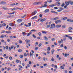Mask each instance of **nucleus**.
<instances>
[{"label": "nucleus", "instance_id": "40", "mask_svg": "<svg viewBox=\"0 0 73 73\" xmlns=\"http://www.w3.org/2000/svg\"><path fill=\"white\" fill-rule=\"evenodd\" d=\"M51 40H52V41H54V40H55V39L54 38H52L51 39Z\"/></svg>", "mask_w": 73, "mask_h": 73}, {"label": "nucleus", "instance_id": "37", "mask_svg": "<svg viewBox=\"0 0 73 73\" xmlns=\"http://www.w3.org/2000/svg\"><path fill=\"white\" fill-rule=\"evenodd\" d=\"M64 49H65V50H66L67 49V47H66V46H64Z\"/></svg>", "mask_w": 73, "mask_h": 73}, {"label": "nucleus", "instance_id": "45", "mask_svg": "<svg viewBox=\"0 0 73 73\" xmlns=\"http://www.w3.org/2000/svg\"><path fill=\"white\" fill-rule=\"evenodd\" d=\"M29 24V27H30V26H31V23H28Z\"/></svg>", "mask_w": 73, "mask_h": 73}, {"label": "nucleus", "instance_id": "26", "mask_svg": "<svg viewBox=\"0 0 73 73\" xmlns=\"http://www.w3.org/2000/svg\"><path fill=\"white\" fill-rule=\"evenodd\" d=\"M26 16H27V15H23V16H22L21 17L22 18H24V17H25Z\"/></svg>", "mask_w": 73, "mask_h": 73}, {"label": "nucleus", "instance_id": "38", "mask_svg": "<svg viewBox=\"0 0 73 73\" xmlns=\"http://www.w3.org/2000/svg\"><path fill=\"white\" fill-rule=\"evenodd\" d=\"M68 38L71 40H72V37L71 36H69Z\"/></svg>", "mask_w": 73, "mask_h": 73}, {"label": "nucleus", "instance_id": "18", "mask_svg": "<svg viewBox=\"0 0 73 73\" xmlns=\"http://www.w3.org/2000/svg\"><path fill=\"white\" fill-rule=\"evenodd\" d=\"M9 25L10 26H13V25H14V24L12 23H9Z\"/></svg>", "mask_w": 73, "mask_h": 73}, {"label": "nucleus", "instance_id": "33", "mask_svg": "<svg viewBox=\"0 0 73 73\" xmlns=\"http://www.w3.org/2000/svg\"><path fill=\"white\" fill-rule=\"evenodd\" d=\"M33 37H34V38H35L36 37V35H33L32 36Z\"/></svg>", "mask_w": 73, "mask_h": 73}, {"label": "nucleus", "instance_id": "28", "mask_svg": "<svg viewBox=\"0 0 73 73\" xmlns=\"http://www.w3.org/2000/svg\"><path fill=\"white\" fill-rule=\"evenodd\" d=\"M47 6H48V5H46V4H44V6H43V7H46Z\"/></svg>", "mask_w": 73, "mask_h": 73}, {"label": "nucleus", "instance_id": "4", "mask_svg": "<svg viewBox=\"0 0 73 73\" xmlns=\"http://www.w3.org/2000/svg\"><path fill=\"white\" fill-rule=\"evenodd\" d=\"M37 12V11L36 10L35 11H34L31 13L33 16L35 15L36 14Z\"/></svg>", "mask_w": 73, "mask_h": 73}, {"label": "nucleus", "instance_id": "46", "mask_svg": "<svg viewBox=\"0 0 73 73\" xmlns=\"http://www.w3.org/2000/svg\"><path fill=\"white\" fill-rule=\"evenodd\" d=\"M6 25V24L5 23H3L2 24V26H5Z\"/></svg>", "mask_w": 73, "mask_h": 73}, {"label": "nucleus", "instance_id": "64", "mask_svg": "<svg viewBox=\"0 0 73 73\" xmlns=\"http://www.w3.org/2000/svg\"><path fill=\"white\" fill-rule=\"evenodd\" d=\"M24 56H27V54L26 53H24Z\"/></svg>", "mask_w": 73, "mask_h": 73}, {"label": "nucleus", "instance_id": "11", "mask_svg": "<svg viewBox=\"0 0 73 73\" xmlns=\"http://www.w3.org/2000/svg\"><path fill=\"white\" fill-rule=\"evenodd\" d=\"M59 19V18L58 17H56L55 18H53L52 19V20H58Z\"/></svg>", "mask_w": 73, "mask_h": 73}, {"label": "nucleus", "instance_id": "19", "mask_svg": "<svg viewBox=\"0 0 73 73\" xmlns=\"http://www.w3.org/2000/svg\"><path fill=\"white\" fill-rule=\"evenodd\" d=\"M54 52V50L52 49L51 50V53L52 54H53V52Z\"/></svg>", "mask_w": 73, "mask_h": 73}, {"label": "nucleus", "instance_id": "43", "mask_svg": "<svg viewBox=\"0 0 73 73\" xmlns=\"http://www.w3.org/2000/svg\"><path fill=\"white\" fill-rule=\"evenodd\" d=\"M51 61H54V59L53 58V57L51 58Z\"/></svg>", "mask_w": 73, "mask_h": 73}, {"label": "nucleus", "instance_id": "51", "mask_svg": "<svg viewBox=\"0 0 73 73\" xmlns=\"http://www.w3.org/2000/svg\"><path fill=\"white\" fill-rule=\"evenodd\" d=\"M25 26L26 27H29V25H28L25 24Z\"/></svg>", "mask_w": 73, "mask_h": 73}, {"label": "nucleus", "instance_id": "30", "mask_svg": "<svg viewBox=\"0 0 73 73\" xmlns=\"http://www.w3.org/2000/svg\"><path fill=\"white\" fill-rule=\"evenodd\" d=\"M47 50L48 51H50V47H48L47 48Z\"/></svg>", "mask_w": 73, "mask_h": 73}, {"label": "nucleus", "instance_id": "29", "mask_svg": "<svg viewBox=\"0 0 73 73\" xmlns=\"http://www.w3.org/2000/svg\"><path fill=\"white\" fill-rule=\"evenodd\" d=\"M50 25H48L47 26H46V27L47 28H49L50 27Z\"/></svg>", "mask_w": 73, "mask_h": 73}, {"label": "nucleus", "instance_id": "34", "mask_svg": "<svg viewBox=\"0 0 73 73\" xmlns=\"http://www.w3.org/2000/svg\"><path fill=\"white\" fill-rule=\"evenodd\" d=\"M58 21V23H61V21L60 20H57Z\"/></svg>", "mask_w": 73, "mask_h": 73}, {"label": "nucleus", "instance_id": "62", "mask_svg": "<svg viewBox=\"0 0 73 73\" xmlns=\"http://www.w3.org/2000/svg\"><path fill=\"white\" fill-rule=\"evenodd\" d=\"M39 17H42V14H40L39 15Z\"/></svg>", "mask_w": 73, "mask_h": 73}, {"label": "nucleus", "instance_id": "17", "mask_svg": "<svg viewBox=\"0 0 73 73\" xmlns=\"http://www.w3.org/2000/svg\"><path fill=\"white\" fill-rule=\"evenodd\" d=\"M55 5H54V4H52V5H49V6L50 7H54V6H55Z\"/></svg>", "mask_w": 73, "mask_h": 73}, {"label": "nucleus", "instance_id": "1", "mask_svg": "<svg viewBox=\"0 0 73 73\" xmlns=\"http://www.w3.org/2000/svg\"><path fill=\"white\" fill-rule=\"evenodd\" d=\"M65 3L66 4L65 6L64 7V8H66V9H68V7H67V6L68 5H69V3L68 2L66 1L65 2Z\"/></svg>", "mask_w": 73, "mask_h": 73}, {"label": "nucleus", "instance_id": "56", "mask_svg": "<svg viewBox=\"0 0 73 73\" xmlns=\"http://www.w3.org/2000/svg\"><path fill=\"white\" fill-rule=\"evenodd\" d=\"M9 59L10 60H12V57L11 56H10L9 57Z\"/></svg>", "mask_w": 73, "mask_h": 73}, {"label": "nucleus", "instance_id": "14", "mask_svg": "<svg viewBox=\"0 0 73 73\" xmlns=\"http://www.w3.org/2000/svg\"><path fill=\"white\" fill-rule=\"evenodd\" d=\"M49 11V9H46L44 11V12H45V13H46L48 12Z\"/></svg>", "mask_w": 73, "mask_h": 73}, {"label": "nucleus", "instance_id": "53", "mask_svg": "<svg viewBox=\"0 0 73 73\" xmlns=\"http://www.w3.org/2000/svg\"><path fill=\"white\" fill-rule=\"evenodd\" d=\"M71 29H72V27H70L68 28V30H70Z\"/></svg>", "mask_w": 73, "mask_h": 73}, {"label": "nucleus", "instance_id": "21", "mask_svg": "<svg viewBox=\"0 0 73 73\" xmlns=\"http://www.w3.org/2000/svg\"><path fill=\"white\" fill-rule=\"evenodd\" d=\"M0 4H6V2H4L3 1H2L0 3Z\"/></svg>", "mask_w": 73, "mask_h": 73}, {"label": "nucleus", "instance_id": "55", "mask_svg": "<svg viewBox=\"0 0 73 73\" xmlns=\"http://www.w3.org/2000/svg\"><path fill=\"white\" fill-rule=\"evenodd\" d=\"M22 32V35H24L25 34H26V33H25V32Z\"/></svg>", "mask_w": 73, "mask_h": 73}, {"label": "nucleus", "instance_id": "3", "mask_svg": "<svg viewBox=\"0 0 73 73\" xmlns=\"http://www.w3.org/2000/svg\"><path fill=\"white\" fill-rule=\"evenodd\" d=\"M51 27H50V29H52V28H55V24L54 23L53 24H52L51 25Z\"/></svg>", "mask_w": 73, "mask_h": 73}, {"label": "nucleus", "instance_id": "52", "mask_svg": "<svg viewBox=\"0 0 73 73\" xmlns=\"http://www.w3.org/2000/svg\"><path fill=\"white\" fill-rule=\"evenodd\" d=\"M5 48L6 49H8V46H6L5 47Z\"/></svg>", "mask_w": 73, "mask_h": 73}, {"label": "nucleus", "instance_id": "31", "mask_svg": "<svg viewBox=\"0 0 73 73\" xmlns=\"http://www.w3.org/2000/svg\"><path fill=\"white\" fill-rule=\"evenodd\" d=\"M36 30L35 29H33L31 30V31H32V32H36Z\"/></svg>", "mask_w": 73, "mask_h": 73}, {"label": "nucleus", "instance_id": "39", "mask_svg": "<svg viewBox=\"0 0 73 73\" xmlns=\"http://www.w3.org/2000/svg\"><path fill=\"white\" fill-rule=\"evenodd\" d=\"M19 57L20 58H23V56L22 55H20L19 56Z\"/></svg>", "mask_w": 73, "mask_h": 73}, {"label": "nucleus", "instance_id": "61", "mask_svg": "<svg viewBox=\"0 0 73 73\" xmlns=\"http://www.w3.org/2000/svg\"><path fill=\"white\" fill-rule=\"evenodd\" d=\"M7 56V54H3V57H5V56Z\"/></svg>", "mask_w": 73, "mask_h": 73}, {"label": "nucleus", "instance_id": "22", "mask_svg": "<svg viewBox=\"0 0 73 73\" xmlns=\"http://www.w3.org/2000/svg\"><path fill=\"white\" fill-rule=\"evenodd\" d=\"M42 32L43 33H44V34H46L47 33H46V32L45 31H42Z\"/></svg>", "mask_w": 73, "mask_h": 73}, {"label": "nucleus", "instance_id": "44", "mask_svg": "<svg viewBox=\"0 0 73 73\" xmlns=\"http://www.w3.org/2000/svg\"><path fill=\"white\" fill-rule=\"evenodd\" d=\"M54 66L55 68L56 69H57V65H54Z\"/></svg>", "mask_w": 73, "mask_h": 73}, {"label": "nucleus", "instance_id": "9", "mask_svg": "<svg viewBox=\"0 0 73 73\" xmlns=\"http://www.w3.org/2000/svg\"><path fill=\"white\" fill-rule=\"evenodd\" d=\"M37 16H36L34 17H33L31 19L32 20H33L34 19H37Z\"/></svg>", "mask_w": 73, "mask_h": 73}, {"label": "nucleus", "instance_id": "42", "mask_svg": "<svg viewBox=\"0 0 73 73\" xmlns=\"http://www.w3.org/2000/svg\"><path fill=\"white\" fill-rule=\"evenodd\" d=\"M5 30H3V31H2L1 33H4V32H5Z\"/></svg>", "mask_w": 73, "mask_h": 73}, {"label": "nucleus", "instance_id": "54", "mask_svg": "<svg viewBox=\"0 0 73 73\" xmlns=\"http://www.w3.org/2000/svg\"><path fill=\"white\" fill-rule=\"evenodd\" d=\"M60 68H61V69H64V67L62 66H61L60 67Z\"/></svg>", "mask_w": 73, "mask_h": 73}, {"label": "nucleus", "instance_id": "47", "mask_svg": "<svg viewBox=\"0 0 73 73\" xmlns=\"http://www.w3.org/2000/svg\"><path fill=\"white\" fill-rule=\"evenodd\" d=\"M32 56V53L31 52H30V57H31Z\"/></svg>", "mask_w": 73, "mask_h": 73}, {"label": "nucleus", "instance_id": "16", "mask_svg": "<svg viewBox=\"0 0 73 73\" xmlns=\"http://www.w3.org/2000/svg\"><path fill=\"white\" fill-rule=\"evenodd\" d=\"M14 47V46H11V47H9V50H11V49H13V48Z\"/></svg>", "mask_w": 73, "mask_h": 73}, {"label": "nucleus", "instance_id": "32", "mask_svg": "<svg viewBox=\"0 0 73 73\" xmlns=\"http://www.w3.org/2000/svg\"><path fill=\"white\" fill-rule=\"evenodd\" d=\"M3 8L4 9H5V10H7V9H8L7 8H6L5 7H3Z\"/></svg>", "mask_w": 73, "mask_h": 73}, {"label": "nucleus", "instance_id": "49", "mask_svg": "<svg viewBox=\"0 0 73 73\" xmlns=\"http://www.w3.org/2000/svg\"><path fill=\"white\" fill-rule=\"evenodd\" d=\"M64 5H65V4L63 3L62 4V5H61V7H64Z\"/></svg>", "mask_w": 73, "mask_h": 73}, {"label": "nucleus", "instance_id": "57", "mask_svg": "<svg viewBox=\"0 0 73 73\" xmlns=\"http://www.w3.org/2000/svg\"><path fill=\"white\" fill-rule=\"evenodd\" d=\"M11 29H12V28H11V27H9V31H11Z\"/></svg>", "mask_w": 73, "mask_h": 73}, {"label": "nucleus", "instance_id": "25", "mask_svg": "<svg viewBox=\"0 0 73 73\" xmlns=\"http://www.w3.org/2000/svg\"><path fill=\"white\" fill-rule=\"evenodd\" d=\"M18 52H22V50L21 49H19L18 50Z\"/></svg>", "mask_w": 73, "mask_h": 73}, {"label": "nucleus", "instance_id": "41", "mask_svg": "<svg viewBox=\"0 0 73 73\" xmlns=\"http://www.w3.org/2000/svg\"><path fill=\"white\" fill-rule=\"evenodd\" d=\"M19 44H21L22 43V41L21 40H19Z\"/></svg>", "mask_w": 73, "mask_h": 73}, {"label": "nucleus", "instance_id": "5", "mask_svg": "<svg viewBox=\"0 0 73 73\" xmlns=\"http://www.w3.org/2000/svg\"><path fill=\"white\" fill-rule=\"evenodd\" d=\"M25 41H26L27 44H28L30 42V40H26Z\"/></svg>", "mask_w": 73, "mask_h": 73}, {"label": "nucleus", "instance_id": "36", "mask_svg": "<svg viewBox=\"0 0 73 73\" xmlns=\"http://www.w3.org/2000/svg\"><path fill=\"white\" fill-rule=\"evenodd\" d=\"M44 38L46 40H48V38L46 36H44Z\"/></svg>", "mask_w": 73, "mask_h": 73}, {"label": "nucleus", "instance_id": "20", "mask_svg": "<svg viewBox=\"0 0 73 73\" xmlns=\"http://www.w3.org/2000/svg\"><path fill=\"white\" fill-rule=\"evenodd\" d=\"M56 28H58V27H61V25H57L56 26Z\"/></svg>", "mask_w": 73, "mask_h": 73}, {"label": "nucleus", "instance_id": "35", "mask_svg": "<svg viewBox=\"0 0 73 73\" xmlns=\"http://www.w3.org/2000/svg\"><path fill=\"white\" fill-rule=\"evenodd\" d=\"M65 28V25H64L62 26V28Z\"/></svg>", "mask_w": 73, "mask_h": 73}, {"label": "nucleus", "instance_id": "59", "mask_svg": "<svg viewBox=\"0 0 73 73\" xmlns=\"http://www.w3.org/2000/svg\"><path fill=\"white\" fill-rule=\"evenodd\" d=\"M49 44V42H45V44Z\"/></svg>", "mask_w": 73, "mask_h": 73}, {"label": "nucleus", "instance_id": "63", "mask_svg": "<svg viewBox=\"0 0 73 73\" xmlns=\"http://www.w3.org/2000/svg\"><path fill=\"white\" fill-rule=\"evenodd\" d=\"M1 38H4V36L3 35H1Z\"/></svg>", "mask_w": 73, "mask_h": 73}, {"label": "nucleus", "instance_id": "7", "mask_svg": "<svg viewBox=\"0 0 73 73\" xmlns=\"http://www.w3.org/2000/svg\"><path fill=\"white\" fill-rule=\"evenodd\" d=\"M68 2L71 5H73V2L72 1H69Z\"/></svg>", "mask_w": 73, "mask_h": 73}, {"label": "nucleus", "instance_id": "6", "mask_svg": "<svg viewBox=\"0 0 73 73\" xmlns=\"http://www.w3.org/2000/svg\"><path fill=\"white\" fill-rule=\"evenodd\" d=\"M46 18H44L43 19H41L40 20V21H41V22H43V21H45V20H46Z\"/></svg>", "mask_w": 73, "mask_h": 73}, {"label": "nucleus", "instance_id": "27", "mask_svg": "<svg viewBox=\"0 0 73 73\" xmlns=\"http://www.w3.org/2000/svg\"><path fill=\"white\" fill-rule=\"evenodd\" d=\"M47 1L48 3H51L52 1V0H47Z\"/></svg>", "mask_w": 73, "mask_h": 73}, {"label": "nucleus", "instance_id": "8", "mask_svg": "<svg viewBox=\"0 0 73 73\" xmlns=\"http://www.w3.org/2000/svg\"><path fill=\"white\" fill-rule=\"evenodd\" d=\"M32 33V32L30 31V33H27V36H30L31 34Z\"/></svg>", "mask_w": 73, "mask_h": 73}, {"label": "nucleus", "instance_id": "10", "mask_svg": "<svg viewBox=\"0 0 73 73\" xmlns=\"http://www.w3.org/2000/svg\"><path fill=\"white\" fill-rule=\"evenodd\" d=\"M67 21H70V22H73V20H71L70 19H67Z\"/></svg>", "mask_w": 73, "mask_h": 73}, {"label": "nucleus", "instance_id": "58", "mask_svg": "<svg viewBox=\"0 0 73 73\" xmlns=\"http://www.w3.org/2000/svg\"><path fill=\"white\" fill-rule=\"evenodd\" d=\"M41 45H42V44H41V43L39 44L38 45V46H39V47L41 46Z\"/></svg>", "mask_w": 73, "mask_h": 73}, {"label": "nucleus", "instance_id": "23", "mask_svg": "<svg viewBox=\"0 0 73 73\" xmlns=\"http://www.w3.org/2000/svg\"><path fill=\"white\" fill-rule=\"evenodd\" d=\"M38 35V36H41V34L40 32H39Z\"/></svg>", "mask_w": 73, "mask_h": 73}, {"label": "nucleus", "instance_id": "48", "mask_svg": "<svg viewBox=\"0 0 73 73\" xmlns=\"http://www.w3.org/2000/svg\"><path fill=\"white\" fill-rule=\"evenodd\" d=\"M16 62H17V63H19V60H16Z\"/></svg>", "mask_w": 73, "mask_h": 73}, {"label": "nucleus", "instance_id": "2", "mask_svg": "<svg viewBox=\"0 0 73 73\" xmlns=\"http://www.w3.org/2000/svg\"><path fill=\"white\" fill-rule=\"evenodd\" d=\"M41 2H36L34 3L33 4V5H39V4H41Z\"/></svg>", "mask_w": 73, "mask_h": 73}, {"label": "nucleus", "instance_id": "15", "mask_svg": "<svg viewBox=\"0 0 73 73\" xmlns=\"http://www.w3.org/2000/svg\"><path fill=\"white\" fill-rule=\"evenodd\" d=\"M17 21L18 23H21L22 21V20L21 19H19L17 20Z\"/></svg>", "mask_w": 73, "mask_h": 73}, {"label": "nucleus", "instance_id": "24", "mask_svg": "<svg viewBox=\"0 0 73 73\" xmlns=\"http://www.w3.org/2000/svg\"><path fill=\"white\" fill-rule=\"evenodd\" d=\"M5 32L6 33H11V31H6Z\"/></svg>", "mask_w": 73, "mask_h": 73}, {"label": "nucleus", "instance_id": "60", "mask_svg": "<svg viewBox=\"0 0 73 73\" xmlns=\"http://www.w3.org/2000/svg\"><path fill=\"white\" fill-rule=\"evenodd\" d=\"M55 23L56 24H57L58 23V22L57 21H56V20L55 21Z\"/></svg>", "mask_w": 73, "mask_h": 73}, {"label": "nucleus", "instance_id": "12", "mask_svg": "<svg viewBox=\"0 0 73 73\" xmlns=\"http://www.w3.org/2000/svg\"><path fill=\"white\" fill-rule=\"evenodd\" d=\"M56 4L58 6H60V2H56Z\"/></svg>", "mask_w": 73, "mask_h": 73}, {"label": "nucleus", "instance_id": "50", "mask_svg": "<svg viewBox=\"0 0 73 73\" xmlns=\"http://www.w3.org/2000/svg\"><path fill=\"white\" fill-rule=\"evenodd\" d=\"M16 9V8H14L13 9H11V10L12 11H15V10Z\"/></svg>", "mask_w": 73, "mask_h": 73}, {"label": "nucleus", "instance_id": "13", "mask_svg": "<svg viewBox=\"0 0 73 73\" xmlns=\"http://www.w3.org/2000/svg\"><path fill=\"white\" fill-rule=\"evenodd\" d=\"M68 18L67 17H62V20H66V19H67Z\"/></svg>", "mask_w": 73, "mask_h": 73}]
</instances>
